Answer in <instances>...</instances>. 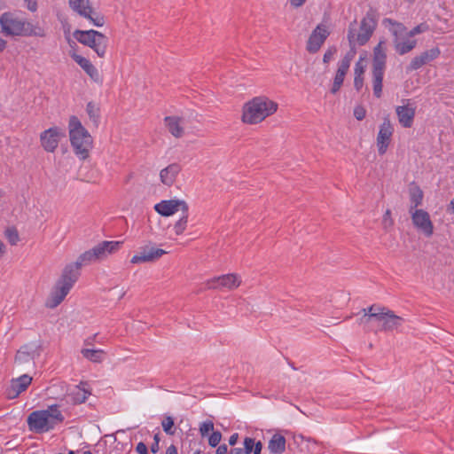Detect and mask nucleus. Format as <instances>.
Returning a JSON list of instances; mask_svg holds the SVG:
<instances>
[{
  "label": "nucleus",
  "instance_id": "1",
  "mask_svg": "<svg viewBox=\"0 0 454 454\" xmlns=\"http://www.w3.org/2000/svg\"><path fill=\"white\" fill-rule=\"evenodd\" d=\"M278 104L267 96H257L242 106L241 121L247 125H256L277 113Z\"/></svg>",
  "mask_w": 454,
  "mask_h": 454
},
{
  "label": "nucleus",
  "instance_id": "2",
  "mask_svg": "<svg viewBox=\"0 0 454 454\" xmlns=\"http://www.w3.org/2000/svg\"><path fill=\"white\" fill-rule=\"evenodd\" d=\"M64 416L57 404L50 405L46 410L32 411L27 419L29 431L36 434L52 430L64 421Z\"/></svg>",
  "mask_w": 454,
  "mask_h": 454
},
{
  "label": "nucleus",
  "instance_id": "3",
  "mask_svg": "<svg viewBox=\"0 0 454 454\" xmlns=\"http://www.w3.org/2000/svg\"><path fill=\"white\" fill-rule=\"evenodd\" d=\"M377 27V20L372 12H367L362 19L360 25L356 20L350 22L347 38L349 48L356 51V47L368 43Z\"/></svg>",
  "mask_w": 454,
  "mask_h": 454
},
{
  "label": "nucleus",
  "instance_id": "4",
  "mask_svg": "<svg viewBox=\"0 0 454 454\" xmlns=\"http://www.w3.org/2000/svg\"><path fill=\"white\" fill-rule=\"evenodd\" d=\"M68 128L70 142L75 154L81 160L87 159L90 155V150L92 146L91 136L82 125L81 121L76 116L70 117Z\"/></svg>",
  "mask_w": 454,
  "mask_h": 454
},
{
  "label": "nucleus",
  "instance_id": "5",
  "mask_svg": "<svg viewBox=\"0 0 454 454\" xmlns=\"http://www.w3.org/2000/svg\"><path fill=\"white\" fill-rule=\"evenodd\" d=\"M384 44L385 42L380 41L373 49L372 75L373 94L377 98L382 94V81L386 70L387 54Z\"/></svg>",
  "mask_w": 454,
  "mask_h": 454
},
{
  "label": "nucleus",
  "instance_id": "6",
  "mask_svg": "<svg viewBox=\"0 0 454 454\" xmlns=\"http://www.w3.org/2000/svg\"><path fill=\"white\" fill-rule=\"evenodd\" d=\"M121 241H102L91 249L85 251L74 262L80 268L92 262L101 261L109 254L117 252L121 246Z\"/></svg>",
  "mask_w": 454,
  "mask_h": 454
},
{
  "label": "nucleus",
  "instance_id": "7",
  "mask_svg": "<svg viewBox=\"0 0 454 454\" xmlns=\"http://www.w3.org/2000/svg\"><path fill=\"white\" fill-rule=\"evenodd\" d=\"M383 24L394 35V46L398 54L404 55L416 47L417 41L408 37L407 29L403 24L390 19H385Z\"/></svg>",
  "mask_w": 454,
  "mask_h": 454
},
{
  "label": "nucleus",
  "instance_id": "8",
  "mask_svg": "<svg viewBox=\"0 0 454 454\" xmlns=\"http://www.w3.org/2000/svg\"><path fill=\"white\" fill-rule=\"evenodd\" d=\"M73 35L79 43L91 48L99 58L106 56L108 39L102 33L93 29H77Z\"/></svg>",
  "mask_w": 454,
  "mask_h": 454
},
{
  "label": "nucleus",
  "instance_id": "9",
  "mask_svg": "<svg viewBox=\"0 0 454 454\" xmlns=\"http://www.w3.org/2000/svg\"><path fill=\"white\" fill-rule=\"evenodd\" d=\"M68 4L74 12L89 20L94 26L104 25L105 19L93 8L91 0H68Z\"/></svg>",
  "mask_w": 454,
  "mask_h": 454
},
{
  "label": "nucleus",
  "instance_id": "10",
  "mask_svg": "<svg viewBox=\"0 0 454 454\" xmlns=\"http://www.w3.org/2000/svg\"><path fill=\"white\" fill-rule=\"evenodd\" d=\"M27 23L25 20L14 18L10 12H4L0 17L2 32L7 35H23L29 34L26 30Z\"/></svg>",
  "mask_w": 454,
  "mask_h": 454
},
{
  "label": "nucleus",
  "instance_id": "11",
  "mask_svg": "<svg viewBox=\"0 0 454 454\" xmlns=\"http://www.w3.org/2000/svg\"><path fill=\"white\" fill-rule=\"evenodd\" d=\"M413 226L425 237L434 234V224L430 215L424 209L409 210Z\"/></svg>",
  "mask_w": 454,
  "mask_h": 454
},
{
  "label": "nucleus",
  "instance_id": "12",
  "mask_svg": "<svg viewBox=\"0 0 454 454\" xmlns=\"http://www.w3.org/2000/svg\"><path fill=\"white\" fill-rule=\"evenodd\" d=\"M241 283L242 279L240 275L237 273H228L209 279L207 285L210 289H227L231 291L239 288Z\"/></svg>",
  "mask_w": 454,
  "mask_h": 454
},
{
  "label": "nucleus",
  "instance_id": "13",
  "mask_svg": "<svg viewBox=\"0 0 454 454\" xmlns=\"http://www.w3.org/2000/svg\"><path fill=\"white\" fill-rule=\"evenodd\" d=\"M401 103V106L395 107L398 122L403 128H411L414 122L416 105L410 98H403Z\"/></svg>",
  "mask_w": 454,
  "mask_h": 454
},
{
  "label": "nucleus",
  "instance_id": "14",
  "mask_svg": "<svg viewBox=\"0 0 454 454\" xmlns=\"http://www.w3.org/2000/svg\"><path fill=\"white\" fill-rule=\"evenodd\" d=\"M63 137H65V132L62 129L59 127L50 128L41 133V145L46 152L53 153Z\"/></svg>",
  "mask_w": 454,
  "mask_h": 454
},
{
  "label": "nucleus",
  "instance_id": "15",
  "mask_svg": "<svg viewBox=\"0 0 454 454\" xmlns=\"http://www.w3.org/2000/svg\"><path fill=\"white\" fill-rule=\"evenodd\" d=\"M166 254H168V252L164 249L144 246L140 247L137 254L131 257L130 262L132 264L151 263L158 261Z\"/></svg>",
  "mask_w": 454,
  "mask_h": 454
},
{
  "label": "nucleus",
  "instance_id": "16",
  "mask_svg": "<svg viewBox=\"0 0 454 454\" xmlns=\"http://www.w3.org/2000/svg\"><path fill=\"white\" fill-rule=\"evenodd\" d=\"M329 35L330 32L325 25H317L307 41L306 50L311 54L317 53Z\"/></svg>",
  "mask_w": 454,
  "mask_h": 454
},
{
  "label": "nucleus",
  "instance_id": "17",
  "mask_svg": "<svg viewBox=\"0 0 454 454\" xmlns=\"http://www.w3.org/2000/svg\"><path fill=\"white\" fill-rule=\"evenodd\" d=\"M154 210L162 216H170L181 210L187 213L189 210L188 204L182 200H161L154 206Z\"/></svg>",
  "mask_w": 454,
  "mask_h": 454
},
{
  "label": "nucleus",
  "instance_id": "18",
  "mask_svg": "<svg viewBox=\"0 0 454 454\" xmlns=\"http://www.w3.org/2000/svg\"><path fill=\"white\" fill-rule=\"evenodd\" d=\"M394 133V127L388 118H385L377 136V147L380 155L386 153Z\"/></svg>",
  "mask_w": 454,
  "mask_h": 454
},
{
  "label": "nucleus",
  "instance_id": "19",
  "mask_svg": "<svg viewBox=\"0 0 454 454\" xmlns=\"http://www.w3.org/2000/svg\"><path fill=\"white\" fill-rule=\"evenodd\" d=\"M380 325V330L385 332H390L399 329L404 319L394 313V311L385 308L382 314L380 316L377 321Z\"/></svg>",
  "mask_w": 454,
  "mask_h": 454
},
{
  "label": "nucleus",
  "instance_id": "20",
  "mask_svg": "<svg viewBox=\"0 0 454 454\" xmlns=\"http://www.w3.org/2000/svg\"><path fill=\"white\" fill-rule=\"evenodd\" d=\"M164 125L175 138H181L185 134V120L184 117L177 115L166 116Z\"/></svg>",
  "mask_w": 454,
  "mask_h": 454
},
{
  "label": "nucleus",
  "instance_id": "21",
  "mask_svg": "<svg viewBox=\"0 0 454 454\" xmlns=\"http://www.w3.org/2000/svg\"><path fill=\"white\" fill-rule=\"evenodd\" d=\"M80 269L75 262L66 265L57 282L72 289L80 277Z\"/></svg>",
  "mask_w": 454,
  "mask_h": 454
},
{
  "label": "nucleus",
  "instance_id": "22",
  "mask_svg": "<svg viewBox=\"0 0 454 454\" xmlns=\"http://www.w3.org/2000/svg\"><path fill=\"white\" fill-rule=\"evenodd\" d=\"M71 289L67 286L60 285L56 282L53 289L51 290L49 297L45 301V306L49 309L57 308L66 298Z\"/></svg>",
  "mask_w": 454,
  "mask_h": 454
},
{
  "label": "nucleus",
  "instance_id": "23",
  "mask_svg": "<svg viewBox=\"0 0 454 454\" xmlns=\"http://www.w3.org/2000/svg\"><path fill=\"white\" fill-rule=\"evenodd\" d=\"M32 378L27 374H23L11 381L10 387L7 388L6 395L10 399L16 398L20 393L24 392L31 384Z\"/></svg>",
  "mask_w": 454,
  "mask_h": 454
},
{
  "label": "nucleus",
  "instance_id": "24",
  "mask_svg": "<svg viewBox=\"0 0 454 454\" xmlns=\"http://www.w3.org/2000/svg\"><path fill=\"white\" fill-rule=\"evenodd\" d=\"M35 351H29L27 346L22 347L18 350L15 356V365L20 370H25L32 367L35 364Z\"/></svg>",
  "mask_w": 454,
  "mask_h": 454
},
{
  "label": "nucleus",
  "instance_id": "25",
  "mask_svg": "<svg viewBox=\"0 0 454 454\" xmlns=\"http://www.w3.org/2000/svg\"><path fill=\"white\" fill-rule=\"evenodd\" d=\"M180 171L181 167L179 164L173 163L168 165L160 172V182L167 186H171L175 183Z\"/></svg>",
  "mask_w": 454,
  "mask_h": 454
},
{
  "label": "nucleus",
  "instance_id": "26",
  "mask_svg": "<svg viewBox=\"0 0 454 454\" xmlns=\"http://www.w3.org/2000/svg\"><path fill=\"white\" fill-rule=\"evenodd\" d=\"M385 307H380L377 305H372L367 309H364L362 311L364 312L363 317L360 318L359 323L362 324H369L372 321H378L380 316L384 311Z\"/></svg>",
  "mask_w": 454,
  "mask_h": 454
},
{
  "label": "nucleus",
  "instance_id": "27",
  "mask_svg": "<svg viewBox=\"0 0 454 454\" xmlns=\"http://www.w3.org/2000/svg\"><path fill=\"white\" fill-rule=\"evenodd\" d=\"M409 195L411 206L409 210L419 209L418 207L422 205L423 201V192L416 184H412L409 188Z\"/></svg>",
  "mask_w": 454,
  "mask_h": 454
},
{
  "label": "nucleus",
  "instance_id": "28",
  "mask_svg": "<svg viewBox=\"0 0 454 454\" xmlns=\"http://www.w3.org/2000/svg\"><path fill=\"white\" fill-rule=\"evenodd\" d=\"M268 449L273 454H282L286 450V438L275 434L269 442Z\"/></svg>",
  "mask_w": 454,
  "mask_h": 454
},
{
  "label": "nucleus",
  "instance_id": "29",
  "mask_svg": "<svg viewBox=\"0 0 454 454\" xmlns=\"http://www.w3.org/2000/svg\"><path fill=\"white\" fill-rule=\"evenodd\" d=\"M81 354L83 358L92 363H101L105 359L106 352L103 349H95L93 348H82Z\"/></svg>",
  "mask_w": 454,
  "mask_h": 454
},
{
  "label": "nucleus",
  "instance_id": "30",
  "mask_svg": "<svg viewBox=\"0 0 454 454\" xmlns=\"http://www.w3.org/2000/svg\"><path fill=\"white\" fill-rule=\"evenodd\" d=\"M356 51L355 50L350 49L349 51L343 57L341 61L340 62L338 70L336 74H340V75L345 76L348 68L350 67V63L354 59Z\"/></svg>",
  "mask_w": 454,
  "mask_h": 454
},
{
  "label": "nucleus",
  "instance_id": "31",
  "mask_svg": "<svg viewBox=\"0 0 454 454\" xmlns=\"http://www.w3.org/2000/svg\"><path fill=\"white\" fill-rule=\"evenodd\" d=\"M86 112L90 120L96 127H98L100 117V108L98 105L95 104L94 102H89L86 106Z\"/></svg>",
  "mask_w": 454,
  "mask_h": 454
},
{
  "label": "nucleus",
  "instance_id": "32",
  "mask_svg": "<svg viewBox=\"0 0 454 454\" xmlns=\"http://www.w3.org/2000/svg\"><path fill=\"white\" fill-rule=\"evenodd\" d=\"M90 394V393L84 388H81L79 386H77L72 393L73 401L75 403H82L87 400Z\"/></svg>",
  "mask_w": 454,
  "mask_h": 454
},
{
  "label": "nucleus",
  "instance_id": "33",
  "mask_svg": "<svg viewBox=\"0 0 454 454\" xmlns=\"http://www.w3.org/2000/svg\"><path fill=\"white\" fill-rule=\"evenodd\" d=\"M188 223V212L184 213L183 216L176 222L174 224V231L176 235L179 236L182 235L184 231L186 230Z\"/></svg>",
  "mask_w": 454,
  "mask_h": 454
},
{
  "label": "nucleus",
  "instance_id": "34",
  "mask_svg": "<svg viewBox=\"0 0 454 454\" xmlns=\"http://www.w3.org/2000/svg\"><path fill=\"white\" fill-rule=\"evenodd\" d=\"M440 54V51L438 48H432L428 51L422 52L419 56L423 64H427L434 59H435Z\"/></svg>",
  "mask_w": 454,
  "mask_h": 454
},
{
  "label": "nucleus",
  "instance_id": "35",
  "mask_svg": "<svg viewBox=\"0 0 454 454\" xmlns=\"http://www.w3.org/2000/svg\"><path fill=\"white\" fill-rule=\"evenodd\" d=\"M5 237L8 239L9 243L12 246L16 245L19 240V233L18 231L14 227H9L5 230Z\"/></svg>",
  "mask_w": 454,
  "mask_h": 454
},
{
  "label": "nucleus",
  "instance_id": "36",
  "mask_svg": "<svg viewBox=\"0 0 454 454\" xmlns=\"http://www.w3.org/2000/svg\"><path fill=\"white\" fill-rule=\"evenodd\" d=\"M71 57L84 71H86L87 68L92 65V63L88 59L76 53H72Z\"/></svg>",
  "mask_w": 454,
  "mask_h": 454
},
{
  "label": "nucleus",
  "instance_id": "37",
  "mask_svg": "<svg viewBox=\"0 0 454 454\" xmlns=\"http://www.w3.org/2000/svg\"><path fill=\"white\" fill-rule=\"evenodd\" d=\"M161 426L166 434L169 435H173L175 434V430H173L174 419L170 416L166 417L162 420Z\"/></svg>",
  "mask_w": 454,
  "mask_h": 454
},
{
  "label": "nucleus",
  "instance_id": "38",
  "mask_svg": "<svg viewBox=\"0 0 454 454\" xmlns=\"http://www.w3.org/2000/svg\"><path fill=\"white\" fill-rule=\"evenodd\" d=\"M213 431H214V423L211 420L204 421L200 426V433L202 437L208 435V434Z\"/></svg>",
  "mask_w": 454,
  "mask_h": 454
},
{
  "label": "nucleus",
  "instance_id": "39",
  "mask_svg": "<svg viewBox=\"0 0 454 454\" xmlns=\"http://www.w3.org/2000/svg\"><path fill=\"white\" fill-rule=\"evenodd\" d=\"M85 73L95 82L98 83H100L102 82V78L98 71V69L94 67V65H91Z\"/></svg>",
  "mask_w": 454,
  "mask_h": 454
},
{
  "label": "nucleus",
  "instance_id": "40",
  "mask_svg": "<svg viewBox=\"0 0 454 454\" xmlns=\"http://www.w3.org/2000/svg\"><path fill=\"white\" fill-rule=\"evenodd\" d=\"M26 30L28 31L29 34H25L24 36L35 35V36L43 37L45 35L44 31L42 28L35 27L30 23H27V27L26 28Z\"/></svg>",
  "mask_w": 454,
  "mask_h": 454
},
{
  "label": "nucleus",
  "instance_id": "41",
  "mask_svg": "<svg viewBox=\"0 0 454 454\" xmlns=\"http://www.w3.org/2000/svg\"><path fill=\"white\" fill-rule=\"evenodd\" d=\"M222 439V434L219 431H213L208 437V444L211 447H216Z\"/></svg>",
  "mask_w": 454,
  "mask_h": 454
},
{
  "label": "nucleus",
  "instance_id": "42",
  "mask_svg": "<svg viewBox=\"0 0 454 454\" xmlns=\"http://www.w3.org/2000/svg\"><path fill=\"white\" fill-rule=\"evenodd\" d=\"M383 227L385 230L391 229L394 225V220L391 217V211L390 209H387L382 220Z\"/></svg>",
  "mask_w": 454,
  "mask_h": 454
},
{
  "label": "nucleus",
  "instance_id": "43",
  "mask_svg": "<svg viewBox=\"0 0 454 454\" xmlns=\"http://www.w3.org/2000/svg\"><path fill=\"white\" fill-rule=\"evenodd\" d=\"M344 77L345 76L340 75V74H335L333 84V87L331 90L332 93L335 94L340 90V88L341 87V85L343 83Z\"/></svg>",
  "mask_w": 454,
  "mask_h": 454
},
{
  "label": "nucleus",
  "instance_id": "44",
  "mask_svg": "<svg viewBox=\"0 0 454 454\" xmlns=\"http://www.w3.org/2000/svg\"><path fill=\"white\" fill-rule=\"evenodd\" d=\"M365 72V65L364 58H360L359 60L356 63L354 74L355 75L364 76Z\"/></svg>",
  "mask_w": 454,
  "mask_h": 454
},
{
  "label": "nucleus",
  "instance_id": "45",
  "mask_svg": "<svg viewBox=\"0 0 454 454\" xmlns=\"http://www.w3.org/2000/svg\"><path fill=\"white\" fill-rule=\"evenodd\" d=\"M337 49L334 46L329 47L324 54L323 61L327 64L331 61L333 56L336 54Z\"/></svg>",
  "mask_w": 454,
  "mask_h": 454
},
{
  "label": "nucleus",
  "instance_id": "46",
  "mask_svg": "<svg viewBox=\"0 0 454 454\" xmlns=\"http://www.w3.org/2000/svg\"><path fill=\"white\" fill-rule=\"evenodd\" d=\"M422 66H424L421 59L419 58V56H416L415 58H413L408 67V69L411 70V71H413V70H417L419 68H420Z\"/></svg>",
  "mask_w": 454,
  "mask_h": 454
},
{
  "label": "nucleus",
  "instance_id": "47",
  "mask_svg": "<svg viewBox=\"0 0 454 454\" xmlns=\"http://www.w3.org/2000/svg\"><path fill=\"white\" fill-rule=\"evenodd\" d=\"M366 111L362 106H357L354 109V116L356 120L362 121L365 118Z\"/></svg>",
  "mask_w": 454,
  "mask_h": 454
},
{
  "label": "nucleus",
  "instance_id": "48",
  "mask_svg": "<svg viewBox=\"0 0 454 454\" xmlns=\"http://www.w3.org/2000/svg\"><path fill=\"white\" fill-rule=\"evenodd\" d=\"M254 440L250 437H246L244 440V449L243 451H246L247 454H250L254 449Z\"/></svg>",
  "mask_w": 454,
  "mask_h": 454
},
{
  "label": "nucleus",
  "instance_id": "49",
  "mask_svg": "<svg viewBox=\"0 0 454 454\" xmlns=\"http://www.w3.org/2000/svg\"><path fill=\"white\" fill-rule=\"evenodd\" d=\"M427 29V26L424 24L418 25L417 27H413L411 30L407 31L408 37H412L418 34H420L424 32Z\"/></svg>",
  "mask_w": 454,
  "mask_h": 454
},
{
  "label": "nucleus",
  "instance_id": "50",
  "mask_svg": "<svg viewBox=\"0 0 454 454\" xmlns=\"http://www.w3.org/2000/svg\"><path fill=\"white\" fill-rule=\"evenodd\" d=\"M364 86V76H358L355 75L354 78V87L355 89L359 91Z\"/></svg>",
  "mask_w": 454,
  "mask_h": 454
},
{
  "label": "nucleus",
  "instance_id": "51",
  "mask_svg": "<svg viewBox=\"0 0 454 454\" xmlns=\"http://www.w3.org/2000/svg\"><path fill=\"white\" fill-rule=\"evenodd\" d=\"M154 442L151 445V451L156 453L159 450L160 435L155 434L153 436Z\"/></svg>",
  "mask_w": 454,
  "mask_h": 454
},
{
  "label": "nucleus",
  "instance_id": "52",
  "mask_svg": "<svg viewBox=\"0 0 454 454\" xmlns=\"http://www.w3.org/2000/svg\"><path fill=\"white\" fill-rule=\"evenodd\" d=\"M26 3V7L31 11L35 12L37 10V1L36 0H24Z\"/></svg>",
  "mask_w": 454,
  "mask_h": 454
},
{
  "label": "nucleus",
  "instance_id": "53",
  "mask_svg": "<svg viewBox=\"0 0 454 454\" xmlns=\"http://www.w3.org/2000/svg\"><path fill=\"white\" fill-rule=\"evenodd\" d=\"M136 451L138 454H147L148 449H147V446L144 442H140L136 447Z\"/></svg>",
  "mask_w": 454,
  "mask_h": 454
},
{
  "label": "nucleus",
  "instance_id": "54",
  "mask_svg": "<svg viewBox=\"0 0 454 454\" xmlns=\"http://www.w3.org/2000/svg\"><path fill=\"white\" fill-rule=\"evenodd\" d=\"M97 335L98 334H94L93 336H90V337H88L87 339H85L83 341V345H84L83 348H92L93 343L97 338Z\"/></svg>",
  "mask_w": 454,
  "mask_h": 454
},
{
  "label": "nucleus",
  "instance_id": "55",
  "mask_svg": "<svg viewBox=\"0 0 454 454\" xmlns=\"http://www.w3.org/2000/svg\"><path fill=\"white\" fill-rule=\"evenodd\" d=\"M113 290L116 293L118 300H121L126 294V290L123 287L119 288L118 286H115Z\"/></svg>",
  "mask_w": 454,
  "mask_h": 454
},
{
  "label": "nucleus",
  "instance_id": "56",
  "mask_svg": "<svg viewBox=\"0 0 454 454\" xmlns=\"http://www.w3.org/2000/svg\"><path fill=\"white\" fill-rule=\"evenodd\" d=\"M290 1V4L294 7V8H298V7H301V5L304 4V3L307 1V0H289Z\"/></svg>",
  "mask_w": 454,
  "mask_h": 454
},
{
  "label": "nucleus",
  "instance_id": "57",
  "mask_svg": "<svg viewBox=\"0 0 454 454\" xmlns=\"http://www.w3.org/2000/svg\"><path fill=\"white\" fill-rule=\"evenodd\" d=\"M262 448V444L261 442H254V449L252 451H254V454H261Z\"/></svg>",
  "mask_w": 454,
  "mask_h": 454
},
{
  "label": "nucleus",
  "instance_id": "58",
  "mask_svg": "<svg viewBox=\"0 0 454 454\" xmlns=\"http://www.w3.org/2000/svg\"><path fill=\"white\" fill-rule=\"evenodd\" d=\"M227 452H228V448H227V445H225V444L220 445L216 449V454H227Z\"/></svg>",
  "mask_w": 454,
  "mask_h": 454
},
{
  "label": "nucleus",
  "instance_id": "59",
  "mask_svg": "<svg viewBox=\"0 0 454 454\" xmlns=\"http://www.w3.org/2000/svg\"><path fill=\"white\" fill-rule=\"evenodd\" d=\"M238 439H239V434L237 433L231 434L229 439V444L231 446L235 445L238 442Z\"/></svg>",
  "mask_w": 454,
  "mask_h": 454
},
{
  "label": "nucleus",
  "instance_id": "60",
  "mask_svg": "<svg viewBox=\"0 0 454 454\" xmlns=\"http://www.w3.org/2000/svg\"><path fill=\"white\" fill-rule=\"evenodd\" d=\"M166 454H177V450L175 445H170L166 450Z\"/></svg>",
  "mask_w": 454,
  "mask_h": 454
},
{
  "label": "nucleus",
  "instance_id": "61",
  "mask_svg": "<svg viewBox=\"0 0 454 454\" xmlns=\"http://www.w3.org/2000/svg\"><path fill=\"white\" fill-rule=\"evenodd\" d=\"M230 454H247V452L243 451L242 448H235L231 450Z\"/></svg>",
  "mask_w": 454,
  "mask_h": 454
},
{
  "label": "nucleus",
  "instance_id": "62",
  "mask_svg": "<svg viewBox=\"0 0 454 454\" xmlns=\"http://www.w3.org/2000/svg\"><path fill=\"white\" fill-rule=\"evenodd\" d=\"M6 47V41L0 37V52L3 51Z\"/></svg>",
  "mask_w": 454,
  "mask_h": 454
},
{
  "label": "nucleus",
  "instance_id": "63",
  "mask_svg": "<svg viewBox=\"0 0 454 454\" xmlns=\"http://www.w3.org/2000/svg\"><path fill=\"white\" fill-rule=\"evenodd\" d=\"M5 247L4 243L0 240V258L4 254Z\"/></svg>",
  "mask_w": 454,
  "mask_h": 454
},
{
  "label": "nucleus",
  "instance_id": "64",
  "mask_svg": "<svg viewBox=\"0 0 454 454\" xmlns=\"http://www.w3.org/2000/svg\"><path fill=\"white\" fill-rule=\"evenodd\" d=\"M450 207L452 209V212L454 213V198L451 200L450 203Z\"/></svg>",
  "mask_w": 454,
  "mask_h": 454
}]
</instances>
